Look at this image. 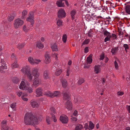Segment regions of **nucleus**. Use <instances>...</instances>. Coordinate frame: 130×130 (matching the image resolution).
Wrapping results in <instances>:
<instances>
[{
  "label": "nucleus",
  "instance_id": "obj_33",
  "mask_svg": "<svg viewBox=\"0 0 130 130\" xmlns=\"http://www.w3.org/2000/svg\"><path fill=\"white\" fill-rule=\"evenodd\" d=\"M10 107L13 109V111H15L16 109V103H14L10 105Z\"/></svg>",
  "mask_w": 130,
  "mask_h": 130
},
{
  "label": "nucleus",
  "instance_id": "obj_54",
  "mask_svg": "<svg viewBox=\"0 0 130 130\" xmlns=\"http://www.w3.org/2000/svg\"><path fill=\"white\" fill-rule=\"evenodd\" d=\"M110 38L111 37H107L105 39L104 42H106L107 41L110 40Z\"/></svg>",
  "mask_w": 130,
  "mask_h": 130
},
{
  "label": "nucleus",
  "instance_id": "obj_49",
  "mask_svg": "<svg viewBox=\"0 0 130 130\" xmlns=\"http://www.w3.org/2000/svg\"><path fill=\"white\" fill-rule=\"evenodd\" d=\"M51 114L52 115V118L53 119L54 121V122H56L57 121V120L55 117V115L54 114L52 113H51Z\"/></svg>",
  "mask_w": 130,
  "mask_h": 130
},
{
  "label": "nucleus",
  "instance_id": "obj_31",
  "mask_svg": "<svg viewBox=\"0 0 130 130\" xmlns=\"http://www.w3.org/2000/svg\"><path fill=\"white\" fill-rule=\"evenodd\" d=\"M94 124L91 121H90L89 122V130H91L94 128Z\"/></svg>",
  "mask_w": 130,
  "mask_h": 130
},
{
  "label": "nucleus",
  "instance_id": "obj_26",
  "mask_svg": "<svg viewBox=\"0 0 130 130\" xmlns=\"http://www.w3.org/2000/svg\"><path fill=\"white\" fill-rule=\"evenodd\" d=\"M76 13V12L74 10H72L71 12V18L72 20H73L75 18V15Z\"/></svg>",
  "mask_w": 130,
  "mask_h": 130
},
{
  "label": "nucleus",
  "instance_id": "obj_62",
  "mask_svg": "<svg viewBox=\"0 0 130 130\" xmlns=\"http://www.w3.org/2000/svg\"><path fill=\"white\" fill-rule=\"evenodd\" d=\"M1 62L2 63V65H6V64H5V61L3 59H1Z\"/></svg>",
  "mask_w": 130,
  "mask_h": 130
},
{
  "label": "nucleus",
  "instance_id": "obj_3",
  "mask_svg": "<svg viewBox=\"0 0 130 130\" xmlns=\"http://www.w3.org/2000/svg\"><path fill=\"white\" fill-rule=\"evenodd\" d=\"M45 94L48 96L53 98L54 97H58L60 96L61 94L60 92L57 91H55L54 93H51L50 91H48L46 92Z\"/></svg>",
  "mask_w": 130,
  "mask_h": 130
},
{
  "label": "nucleus",
  "instance_id": "obj_45",
  "mask_svg": "<svg viewBox=\"0 0 130 130\" xmlns=\"http://www.w3.org/2000/svg\"><path fill=\"white\" fill-rule=\"evenodd\" d=\"M27 95L26 94L25 95L23 94V96H22L21 98L23 100L26 101H27L28 100V99L24 97V96H27Z\"/></svg>",
  "mask_w": 130,
  "mask_h": 130
},
{
  "label": "nucleus",
  "instance_id": "obj_28",
  "mask_svg": "<svg viewBox=\"0 0 130 130\" xmlns=\"http://www.w3.org/2000/svg\"><path fill=\"white\" fill-rule=\"evenodd\" d=\"M22 15L21 18L22 19H23L25 18L27 14V11L26 10H24L22 13Z\"/></svg>",
  "mask_w": 130,
  "mask_h": 130
},
{
  "label": "nucleus",
  "instance_id": "obj_30",
  "mask_svg": "<svg viewBox=\"0 0 130 130\" xmlns=\"http://www.w3.org/2000/svg\"><path fill=\"white\" fill-rule=\"evenodd\" d=\"M36 47L39 48H42L44 47V45L42 44L40 42H38L36 44Z\"/></svg>",
  "mask_w": 130,
  "mask_h": 130
},
{
  "label": "nucleus",
  "instance_id": "obj_44",
  "mask_svg": "<svg viewBox=\"0 0 130 130\" xmlns=\"http://www.w3.org/2000/svg\"><path fill=\"white\" fill-rule=\"evenodd\" d=\"M90 40L89 39H85L82 43V46L84 44H88Z\"/></svg>",
  "mask_w": 130,
  "mask_h": 130
},
{
  "label": "nucleus",
  "instance_id": "obj_55",
  "mask_svg": "<svg viewBox=\"0 0 130 130\" xmlns=\"http://www.w3.org/2000/svg\"><path fill=\"white\" fill-rule=\"evenodd\" d=\"M11 59L13 60L16 59V57L14 55V54L12 53L11 56Z\"/></svg>",
  "mask_w": 130,
  "mask_h": 130
},
{
  "label": "nucleus",
  "instance_id": "obj_63",
  "mask_svg": "<svg viewBox=\"0 0 130 130\" xmlns=\"http://www.w3.org/2000/svg\"><path fill=\"white\" fill-rule=\"evenodd\" d=\"M7 121H3L2 122V126L3 125H7L6 123Z\"/></svg>",
  "mask_w": 130,
  "mask_h": 130
},
{
  "label": "nucleus",
  "instance_id": "obj_23",
  "mask_svg": "<svg viewBox=\"0 0 130 130\" xmlns=\"http://www.w3.org/2000/svg\"><path fill=\"white\" fill-rule=\"evenodd\" d=\"M92 54H90L87 58L86 61L87 62L89 63L90 64L92 62Z\"/></svg>",
  "mask_w": 130,
  "mask_h": 130
},
{
  "label": "nucleus",
  "instance_id": "obj_60",
  "mask_svg": "<svg viewBox=\"0 0 130 130\" xmlns=\"http://www.w3.org/2000/svg\"><path fill=\"white\" fill-rule=\"evenodd\" d=\"M124 94V93L123 92L120 91H118L117 93V94L119 96H121Z\"/></svg>",
  "mask_w": 130,
  "mask_h": 130
},
{
  "label": "nucleus",
  "instance_id": "obj_11",
  "mask_svg": "<svg viewBox=\"0 0 130 130\" xmlns=\"http://www.w3.org/2000/svg\"><path fill=\"white\" fill-rule=\"evenodd\" d=\"M102 66L101 65H95L94 67V72L96 74L100 73L101 71V68Z\"/></svg>",
  "mask_w": 130,
  "mask_h": 130
},
{
  "label": "nucleus",
  "instance_id": "obj_43",
  "mask_svg": "<svg viewBox=\"0 0 130 130\" xmlns=\"http://www.w3.org/2000/svg\"><path fill=\"white\" fill-rule=\"evenodd\" d=\"M104 35L107 37H111L110 33L107 30H105L104 32Z\"/></svg>",
  "mask_w": 130,
  "mask_h": 130
},
{
  "label": "nucleus",
  "instance_id": "obj_24",
  "mask_svg": "<svg viewBox=\"0 0 130 130\" xmlns=\"http://www.w3.org/2000/svg\"><path fill=\"white\" fill-rule=\"evenodd\" d=\"M118 49V47H115L113 48L111 50V52L112 54L115 55L116 54L117 51Z\"/></svg>",
  "mask_w": 130,
  "mask_h": 130
},
{
  "label": "nucleus",
  "instance_id": "obj_13",
  "mask_svg": "<svg viewBox=\"0 0 130 130\" xmlns=\"http://www.w3.org/2000/svg\"><path fill=\"white\" fill-rule=\"evenodd\" d=\"M42 89L41 88H38L36 89V92L37 94V96H42Z\"/></svg>",
  "mask_w": 130,
  "mask_h": 130
},
{
  "label": "nucleus",
  "instance_id": "obj_34",
  "mask_svg": "<svg viewBox=\"0 0 130 130\" xmlns=\"http://www.w3.org/2000/svg\"><path fill=\"white\" fill-rule=\"evenodd\" d=\"M28 61L29 62V63L31 64H34V61L35 59H34L33 58L31 57H29L28 58Z\"/></svg>",
  "mask_w": 130,
  "mask_h": 130
},
{
  "label": "nucleus",
  "instance_id": "obj_4",
  "mask_svg": "<svg viewBox=\"0 0 130 130\" xmlns=\"http://www.w3.org/2000/svg\"><path fill=\"white\" fill-rule=\"evenodd\" d=\"M41 84L40 79L38 77L34 78L32 86L36 88Z\"/></svg>",
  "mask_w": 130,
  "mask_h": 130
},
{
  "label": "nucleus",
  "instance_id": "obj_48",
  "mask_svg": "<svg viewBox=\"0 0 130 130\" xmlns=\"http://www.w3.org/2000/svg\"><path fill=\"white\" fill-rule=\"evenodd\" d=\"M41 62V60L40 59H35L34 61V64H38L39 63Z\"/></svg>",
  "mask_w": 130,
  "mask_h": 130
},
{
  "label": "nucleus",
  "instance_id": "obj_42",
  "mask_svg": "<svg viewBox=\"0 0 130 130\" xmlns=\"http://www.w3.org/2000/svg\"><path fill=\"white\" fill-rule=\"evenodd\" d=\"M62 21L60 19L58 20L57 22V24L59 26H61L62 25Z\"/></svg>",
  "mask_w": 130,
  "mask_h": 130
},
{
  "label": "nucleus",
  "instance_id": "obj_20",
  "mask_svg": "<svg viewBox=\"0 0 130 130\" xmlns=\"http://www.w3.org/2000/svg\"><path fill=\"white\" fill-rule=\"evenodd\" d=\"M26 75H27L28 81L29 82H31L33 79V76L32 75L31 72L27 73Z\"/></svg>",
  "mask_w": 130,
  "mask_h": 130
},
{
  "label": "nucleus",
  "instance_id": "obj_6",
  "mask_svg": "<svg viewBox=\"0 0 130 130\" xmlns=\"http://www.w3.org/2000/svg\"><path fill=\"white\" fill-rule=\"evenodd\" d=\"M58 17L60 19H62L66 17V13L64 10L62 9H59L57 13Z\"/></svg>",
  "mask_w": 130,
  "mask_h": 130
},
{
  "label": "nucleus",
  "instance_id": "obj_15",
  "mask_svg": "<svg viewBox=\"0 0 130 130\" xmlns=\"http://www.w3.org/2000/svg\"><path fill=\"white\" fill-rule=\"evenodd\" d=\"M30 103L32 107L33 108H37L39 106V104L34 100H31L30 101Z\"/></svg>",
  "mask_w": 130,
  "mask_h": 130
},
{
  "label": "nucleus",
  "instance_id": "obj_8",
  "mask_svg": "<svg viewBox=\"0 0 130 130\" xmlns=\"http://www.w3.org/2000/svg\"><path fill=\"white\" fill-rule=\"evenodd\" d=\"M39 69L36 68H35L32 69V73L34 78L38 77L39 76V73L38 72Z\"/></svg>",
  "mask_w": 130,
  "mask_h": 130
},
{
  "label": "nucleus",
  "instance_id": "obj_25",
  "mask_svg": "<svg viewBox=\"0 0 130 130\" xmlns=\"http://www.w3.org/2000/svg\"><path fill=\"white\" fill-rule=\"evenodd\" d=\"M12 80L13 82L15 84H17L20 80L18 78L16 77H13Z\"/></svg>",
  "mask_w": 130,
  "mask_h": 130
},
{
  "label": "nucleus",
  "instance_id": "obj_35",
  "mask_svg": "<svg viewBox=\"0 0 130 130\" xmlns=\"http://www.w3.org/2000/svg\"><path fill=\"white\" fill-rule=\"evenodd\" d=\"M62 72V70L61 69H57L55 72V74L57 76L59 75Z\"/></svg>",
  "mask_w": 130,
  "mask_h": 130
},
{
  "label": "nucleus",
  "instance_id": "obj_18",
  "mask_svg": "<svg viewBox=\"0 0 130 130\" xmlns=\"http://www.w3.org/2000/svg\"><path fill=\"white\" fill-rule=\"evenodd\" d=\"M60 80L62 83L63 87H66L68 85L67 82V80L65 79H61Z\"/></svg>",
  "mask_w": 130,
  "mask_h": 130
},
{
  "label": "nucleus",
  "instance_id": "obj_51",
  "mask_svg": "<svg viewBox=\"0 0 130 130\" xmlns=\"http://www.w3.org/2000/svg\"><path fill=\"white\" fill-rule=\"evenodd\" d=\"M114 64L115 68L117 70H118L119 68L118 64L116 60H115L114 62Z\"/></svg>",
  "mask_w": 130,
  "mask_h": 130
},
{
  "label": "nucleus",
  "instance_id": "obj_50",
  "mask_svg": "<svg viewBox=\"0 0 130 130\" xmlns=\"http://www.w3.org/2000/svg\"><path fill=\"white\" fill-rule=\"evenodd\" d=\"M7 68V67L6 65H2L0 67V69L3 70L6 69Z\"/></svg>",
  "mask_w": 130,
  "mask_h": 130
},
{
  "label": "nucleus",
  "instance_id": "obj_10",
  "mask_svg": "<svg viewBox=\"0 0 130 130\" xmlns=\"http://www.w3.org/2000/svg\"><path fill=\"white\" fill-rule=\"evenodd\" d=\"M21 71L23 73H25L26 74L30 72V68L28 66H26L25 67H23L22 69L21 70Z\"/></svg>",
  "mask_w": 130,
  "mask_h": 130
},
{
  "label": "nucleus",
  "instance_id": "obj_19",
  "mask_svg": "<svg viewBox=\"0 0 130 130\" xmlns=\"http://www.w3.org/2000/svg\"><path fill=\"white\" fill-rule=\"evenodd\" d=\"M45 62L46 64L49 63L51 61L50 58L48 54H46L45 55Z\"/></svg>",
  "mask_w": 130,
  "mask_h": 130
},
{
  "label": "nucleus",
  "instance_id": "obj_56",
  "mask_svg": "<svg viewBox=\"0 0 130 130\" xmlns=\"http://www.w3.org/2000/svg\"><path fill=\"white\" fill-rule=\"evenodd\" d=\"M72 117L71 120L73 122H74L77 121V119L76 117H73L72 116Z\"/></svg>",
  "mask_w": 130,
  "mask_h": 130
},
{
  "label": "nucleus",
  "instance_id": "obj_32",
  "mask_svg": "<svg viewBox=\"0 0 130 130\" xmlns=\"http://www.w3.org/2000/svg\"><path fill=\"white\" fill-rule=\"evenodd\" d=\"M2 130H12L10 128H9L7 125H3L2 126Z\"/></svg>",
  "mask_w": 130,
  "mask_h": 130
},
{
  "label": "nucleus",
  "instance_id": "obj_7",
  "mask_svg": "<svg viewBox=\"0 0 130 130\" xmlns=\"http://www.w3.org/2000/svg\"><path fill=\"white\" fill-rule=\"evenodd\" d=\"M60 120L61 122L63 124H67L68 121V118L66 115H62L60 117Z\"/></svg>",
  "mask_w": 130,
  "mask_h": 130
},
{
  "label": "nucleus",
  "instance_id": "obj_2",
  "mask_svg": "<svg viewBox=\"0 0 130 130\" xmlns=\"http://www.w3.org/2000/svg\"><path fill=\"white\" fill-rule=\"evenodd\" d=\"M24 23L23 21L20 18H18L15 20L14 23V27L15 28L17 29L19 27L22 25Z\"/></svg>",
  "mask_w": 130,
  "mask_h": 130
},
{
  "label": "nucleus",
  "instance_id": "obj_46",
  "mask_svg": "<svg viewBox=\"0 0 130 130\" xmlns=\"http://www.w3.org/2000/svg\"><path fill=\"white\" fill-rule=\"evenodd\" d=\"M99 59L100 60H103L105 58V54L104 53H102L100 55Z\"/></svg>",
  "mask_w": 130,
  "mask_h": 130
},
{
  "label": "nucleus",
  "instance_id": "obj_64",
  "mask_svg": "<svg viewBox=\"0 0 130 130\" xmlns=\"http://www.w3.org/2000/svg\"><path fill=\"white\" fill-rule=\"evenodd\" d=\"M77 113H78L77 111L76 110H75L74 111V112L73 113V115L74 116H76L77 115Z\"/></svg>",
  "mask_w": 130,
  "mask_h": 130
},
{
  "label": "nucleus",
  "instance_id": "obj_38",
  "mask_svg": "<svg viewBox=\"0 0 130 130\" xmlns=\"http://www.w3.org/2000/svg\"><path fill=\"white\" fill-rule=\"evenodd\" d=\"M26 90H27L28 93H31L33 92V89L31 87H27Z\"/></svg>",
  "mask_w": 130,
  "mask_h": 130
},
{
  "label": "nucleus",
  "instance_id": "obj_39",
  "mask_svg": "<svg viewBox=\"0 0 130 130\" xmlns=\"http://www.w3.org/2000/svg\"><path fill=\"white\" fill-rule=\"evenodd\" d=\"M67 36L66 34H64L63 35L62 37V40L64 43H65L66 42Z\"/></svg>",
  "mask_w": 130,
  "mask_h": 130
},
{
  "label": "nucleus",
  "instance_id": "obj_53",
  "mask_svg": "<svg viewBox=\"0 0 130 130\" xmlns=\"http://www.w3.org/2000/svg\"><path fill=\"white\" fill-rule=\"evenodd\" d=\"M16 94L18 96L20 97L22 94V92L21 91H20L19 92H17Z\"/></svg>",
  "mask_w": 130,
  "mask_h": 130
},
{
  "label": "nucleus",
  "instance_id": "obj_58",
  "mask_svg": "<svg viewBox=\"0 0 130 130\" xmlns=\"http://www.w3.org/2000/svg\"><path fill=\"white\" fill-rule=\"evenodd\" d=\"M111 37L113 38V39H116L117 37L115 34H112L111 36Z\"/></svg>",
  "mask_w": 130,
  "mask_h": 130
},
{
  "label": "nucleus",
  "instance_id": "obj_47",
  "mask_svg": "<svg viewBox=\"0 0 130 130\" xmlns=\"http://www.w3.org/2000/svg\"><path fill=\"white\" fill-rule=\"evenodd\" d=\"M123 47L125 48V50L126 52H127V50L129 49V46L128 44H125L123 45Z\"/></svg>",
  "mask_w": 130,
  "mask_h": 130
},
{
  "label": "nucleus",
  "instance_id": "obj_40",
  "mask_svg": "<svg viewBox=\"0 0 130 130\" xmlns=\"http://www.w3.org/2000/svg\"><path fill=\"white\" fill-rule=\"evenodd\" d=\"M83 127L82 125L79 124L76 127L75 130H80Z\"/></svg>",
  "mask_w": 130,
  "mask_h": 130
},
{
  "label": "nucleus",
  "instance_id": "obj_57",
  "mask_svg": "<svg viewBox=\"0 0 130 130\" xmlns=\"http://www.w3.org/2000/svg\"><path fill=\"white\" fill-rule=\"evenodd\" d=\"M50 109L51 112L55 113V109L53 107H51Z\"/></svg>",
  "mask_w": 130,
  "mask_h": 130
},
{
  "label": "nucleus",
  "instance_id": "obj_5",
  "mask_svg": "<svg viewBox=\"0 0 130 130\" xmlns=\"http://www.w3.org/2000/svg\"><path fill=\"white\" fill-rule=\"evenodd\" d=\"M33 14L34 13L32 12H30L29 13V17L26 19L27 21L30 22L32 26L34 23Z\"/></svg>",
  "mask_w": 130,
  "mask_h": 130
},
{
  "label": "nucleus",
  "instance_id": "obj_21",
  "mask_svg": "<svg viewBox=\"0 0 130 130\" xmlns=\"http://www.w3.org/2000/svg\"><path fill=\"white\" fill-rule=\"evenodd\" d=\"M30 29V26H29L27 25H24L23 27V30L26 32H28Z\"/></svg>",
  "mask_w": 130,
  "mask_h": 130
},
{
  "label": "nucleus",
  "instance_id": "obj_27",
  "mask_svg": "<svg viewBox=\"0 0 130 130\" xmlns=\"http://www.w3.org/2000/svg\"><path fill=\"white\" fill-rule=\"evenodd\" d=\"M25 44L24 43L19 44L17 46L19 50H21L23 48Z\"/></svg>",
  "mask_w": 130,
  "mask_h": 130
},
{
  "label": "nucleus",
  "instance_id": "obj_36",
  "mask_svg": "<svg viewBox=\"0 0 130 130\" xmlns=\"http://www.w3.org/2000/svg\"><path fill=\"white\" fill-rule=\"evenodd\" d=\"M19 65L17 63V61H15L14 63L12 65V68H16L18 67Z\"/></svg>",
  "mask_w": 130,
  "mask_h": 130
},
{
  "label": "nucleus",
  "instance_id": "obj_52",
  "mask_svg": "<svg viewBox=\"0 0 130 130\" xmlns=\"http://www.w3.org/2000/svg\"><path fill=\"white\" fill-rule=\"evenodd\" d=\"M50 118L49 116H47L46 117V121L48 124H50Z\"/></svg>",
  "mask_w": 130,
  "mask_h": 130
},
{
  "label": "nucleus",
  "instance_id": "obj_12",
  "mask_svg": "<svg viewBox=\"0 0 130 130\" xmlns=\"http://www.w3.org/2000/svg\"><path fill=\"white\" fill-rule=\"evenodd\" d=\"M65 107L69 110H71L72 109V106L71 102L67 101L65 104Z\"/></svg>",
  "mask_w": 130,
  "mask_h": 130
},
{
  "label": "nucleus",
  "instance_id": "obj_29",
  "mask_svg": "<svg viewBox=\"0 0 130 130\" xmlns=\"http://www.w3.org/2000/svg\"><path fill=\"white\" fill-rule=\"evenodd\" d=\"M51 48L52 51H56L58 50L57 48V46L56 44H54L51 47Z\"/></svg>",
  "mask_w": 130,
  "mask_h": 130
},
{
  "label": "nucleus",
  "instance_id": "obj_16",
  "mask_svg": "<svg viewBox=\"0 0 130 130\" xmlns=\"http://www.w3.org/2000/svg\"><path fill=\"white\" fill-rule=\"evenodd\" d=\"M16 13H12L10 14L8 18V20L10 22L12 21L14 19V18L16 16Z\"/></svg>",
  "mask_w": 130,
  "mask_h": 130
},
{
  "label": "nucleus",
  "instance_id": "obj_22",
  "mask_svg": "<svg viewBox=\"0 0 130 130\" xmlns=\"http://www.w3.org/2000/svg\"><path fill=\"white\" fill-rule=\"evenodd\" d=\"M126 12L129 14H130V5H127L125 7Z\"/></svg>",
  "mask_w": 130,
  "mask_h": 130
},
{
  "label": "nucleus",
  "instance_id": "obj_37",
  "mask_svg": "<svg viewBox=\"0 0 130 130\" xmlns=\"http://www.w3.org/2000/svg\"><path fill=\"white\" fill-rule=\"evenodd\" d=\"M85 82L84 79L83 78H80L78 81L77 84L79 85H81Z\"/></svg>",
  "mask_w": 130,
  "mask_h": 130
},
{
  "label": "nucleus",
  "instance_id": "obj_59",
  "mask_svg": "<svg viewBox=\"0 0 130 130\" xmlns=\"http://www.w3.org/2000/svg\"><path fill=\"white\" fill-rule=\"evenodd\" d=\"M84 128L86 129H88L89 128L88 124L87 123H86L85 124L84 126Z\"/></svg>",
  "mask_w": 130,
  "mask_h": 130
},
{
  "label": "nucleus",
  "instance_id": "obj_14",
  "mask_svg": "<svg viewBox=\"0 0 130 130\" xmlns=\"http://www.w3.org/2000/svg\"><path fill=\"white\" fill-rule=\"evenodd\" d=\"M43 77L45 80H46L50 78L48 71L47 70H45L43 73Z\"/></svg>",
  "mask_w": 130,
  "mask_h": 130
},
{
  "label": "nucleus",
  "instance_id": "obj_9",
  "mask_svg": "<svg viewBox=\"0 0 130 130\" xmlns=\"http://www.w3.org/2000/svg\"><path fill=\"white\" fill-rule=\"evenodd\" d=\"M62 93L63 100L69 101V100L70 99V94L69 92L63 91Z\"/></svg>",
  "mask_w": 130,
  "mask_h": 130
},
{
  "label": "nucleus",
  "instance_id": "obj_61",
  "mask_svg": "<svg viewBox=\"0 0 130 130\" xmlns=\"http://www.w3.org/2000/svg\"><path fill=\"white\" fill-rule=\"evenodd\" d=\"M90 67V66L88 64H85L84 65V68L85 69H88Z\"/></svg>",
  "mask_w": 130,
  "mask_h": 130
},
{
  "label": "nucleus",
  "instance_id": "obj_41",
  "mask_svg": "<svg viewBox=\"0 0 130 130\" xmlns=\"http://www.w3.org/2000/svg\"><path fill=\"white\" fill-rule=\"evenodd\" d=\"M62 3V0H59L57 1L56 3L57 5L59 7H62V5H61Z\"/></svg>",
  "mask_w": 130,
  "mask_h": 130
},
{
  "label": "nucleus",
  "instance_id": "obj_1",
  "mask_svg": "<svg viewBox=\"0 0 130 130\" xmlns=\"http://www.w3.org/2000/svg\"><path fill=\"white\" fill-rule=\"evenodd\" d=\"M24 122L27 125H35L38 124V120L31 113L28 112L25 115Z\"/></svg>",
  "mask_w": 130,
  "mask_h": 130
},
{
  "label": "nucleus",
  "instance_id": "obj_17",
  "mask_svg": "<svg viewBox=\"0 0 130 130\" xmlns=\"http://www.w3.org/2000/svg\"><path fill=\"white\" fill-rule=\"evenodd\" d=\"M23 80H22L19 86V88L21 90H26V86L24 82V80L23 79Z\"/></svg>",
  "mask_w": 130,
  "mask_h": 130
}]
</instances>
